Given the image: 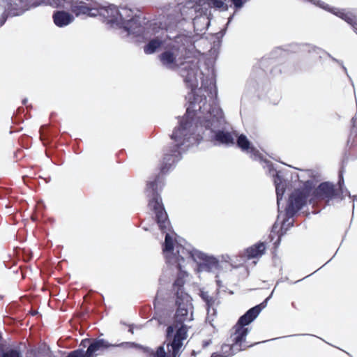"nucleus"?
Listing matches in <instances>:
<instances>
[{
    "label": "nucleus",
    "instance_id": "obj_1",
    "mask_svg": "<svg viewBox=\"0 0 357 357\" xmlns=\"http://www.w3.org/2000/svg\"><path fill=\"white\" fill-rule=\"evenodd\" d=\"M72 10L77 16L87 15L90 17L101 16L112 26H126V22L132 19V12L126 8H118L115 6L102 7L96 9L92 7L91 0H73Z\"/></svg>",
    "mask_w": 357,
    "mask_h": 357
},
{
    "label": "nucleus",
    "instance_id": "obj_2",
    "mask_svg": "<svg viewBox=\"0 0 357 357\" xmlns=\"http://www.w3.org/2000/svg\"><path fill=\"white\" fill-rule=\"evenodd\" d=\"M173 250V238L170 234H167L164 248L165 256L169 262H177L181 271L183 268H185V265L183 264L185 260H187L188 262L193 261L196 263L197 272L202 270L210 271L217 266L218 261L215 257L208 256L199 250L189 252L181 246H176L178 256H176Z\"/></svg>",
    "mask_w": 357,
    "mask_h": 357
},
{
    "label": "nucleus",
    "instance_id": "obj_3",
    "mask_svg": "<svg viewBox=\"0 0 357 357\" xmlns=\"http://www.w3.org/2000/svg\"><path fill=\"white\" fill-rule=\"evenodd\" d=\"M47 3L52 6H65L64 0H0V25L6 20V8L10 15H19L29 6H34L41 3Z\"/></svg>",
    "mask_w": 357,
    "mask_h": 357
},
{
    "label": "nucleus",
    "instance_id": "obj_4",
    "mask_svg": "<svg viewBox=\"0 0 357 357\" xmlns=\"http://www.w3.org/2000/svg\"><path fill=\"white\" fill-rule=\"evenodd\" d=\"M188 327H190L189 325L185 323L175 322L172 326L168 328L167 335L174 336V340L171 344H167V348L171 347L172 349L174 356L178 355L183 344L182 341L187 338Z\"/></svg>",
    "mask_w": 357,
    "mask_h": 357
},
{
    "label": "nucleus",
    "instance_id": "obj_5",
    "mask_svg": "<svg viewBox=\"0 0 357 357\" xmlns=\"http://www.w3.org/2000/svg\"><path fill=\"white\" fill-rule=\"evenodd\" d=\"M178 309L176 314V322L188 324L192 318V306L191 298L186 294H181L176 301Z\"/></svg>",
    "mask_w": 357,
    "mask_h": 357
},
{
    "label": "nucleus",
    "instance_id": "obj_6",
    "mask_svg": "<svg viewBox=\"0 0 357 357\" xmlns=\"http://www.w3.org/2000/svg\"><path fill=\"white\" fill-rule=\"evenodd\" d=\"M109 344L103 340H96L90 344L87 351L84 354L82 350L71 353L68 357H94L95 353L107 348Z\"/></svg>",
    "mask_w": 357,
    "mask_h": 357
},
{
    "label": "nucleus",
    "instance_id": "obj_7",
    "mask_svg": "<svg viewBox=\"0 0 357 357\" xmlns=\"http://www.w3.org/2000/svg\"><path fill=\"white\" fill-rule=\"evenodd\" d=\"M149 206L155 211L160 227L161 228L166 227L167 214L158 195H154L149 202Z\"/></svg>",
    "mask_w": 357,
    "mask_h": 357
},
{
    "label": "nucleus",
    "instance_id": "obj_8",
    "mask_svg": "<svg viewBox=\"0 0 357 357\" xmlns=\"http://www.w3.org/2000/svg\"><path fill=\"white\" fill-rule=\"evenodd\" d=\"M261 310L260 305L252 307L239 319L238 324L243 326L248 325L257 317Z\"/></svg>",
    "mask_w": 357,
    "mask_h": 357
},
{
    "label": "nucleus",
    "instance_id": "obj_9",
    "mask_svg": "<svg viewBox=\"0 0 357 357\" xmlns=\"http://www.w3.org/2000/svg\"><path fill=\"white\" fill-rule=\"evenodd\" d=\"M54 22L58 26H63L69 24L73 21V17L69 13L63 11H59L53 15Z\"/></svg>",
    "mask_w": 357,
    "mask_h": 357
},
{
    "label": "nucleus",
    "instance_id": "obj_10",
    "mask_svg": "<svg viewBox=\"0 0 357 357\" xmlns=\"http://www.w3.org/2000/svg\"><path fill=\"white\" fill-rule=\"evenodd\" d=\"M234 330L235 331L231 335L232 341L234 342L235 344H238L241 342L248 335V328L237 323L234 326Z\"/></svg>",
    "mask_w": 357,
    "mask_h": 357
},
{
    "label": "nucleus",
    "instance_id": "obj_11",
    "mask_svg": "<svg viewBox=\"0 0 357 357\" xmlns=\"http://www.w3.org/2000/svg\"><path fill=\"white\" fill-rule=\"evenodd\" d=\"M176 50L174 51H167L165 52L161 56V61L169 67H172L174 65H176L177 61L176 59Z\"/></svg>",
    "mask_w": 357,
    "mask_h": 357
},
{
    "label": "nucleus",
    "instance_id": "obj_12",
    "mask_svg": "<svg viewBox=\"0 0 357 357\" xmlns=\"http://www.w3.org/2000/svg\"><path fill=\"white\" fill-rule=\"evenodd\" d=\"M266 247L264 243H259L255 246L250 247L247 250V255L249 258H255L261 256Z\"/></svg>",
    "mask_w": 357,
    "mask_h": 357
},
{
    "label": "nucleus",
    "instance_id": "obj_13",
    "mask_svg": "<svg viewBox=\"0 0 357 357\" xmlns=\"http://www.w3.org/2000/svg\"><path fill=\"white\" fill-rule=\"evenodd\" d=\"M237 143L238 146L243 151H246L248 153L255 151L254 148L248 141V138L243 135H241L238 137Z\"/></svg>",
    "mask_w": 357,
    "mask_h": 357
},
{
    "label": "nucleus",
    "instance_id": "obj_14",
    "mask_svg": "<svg viewBox=\"0 0 357 357\" xmlns=\"http://www.w3.org/2000/svg\"><path fill=\"white\" fill-rule=\"evenodd\" d=\"M225 1L226 0H209V1L206 3V0H199L198 3L199 6H204V9L207 10L208 7H210L211 5L217 8H223Z\"/></svg>",
    "mask_w": 357,
    "mask_h": 357
},
{
    "label": "nucleus",
    "instance_id": "obj_15",
    "mask_svg": "<svg viewBox=\"0 0 357 357\" xmlns=\"http://www.w3.org/2000/svg\"><path fill=\"white\" fill-rule=\"evenodd\" d=\"M186 135L187 132L185 128H178L174 132L172 137L175 139L176 142H178V144H183L184 143L183 137L185 136Z\"/></svg>",
    "mask_w": 357,
    "mask_h": 357
},
{
    "label": "nucleus",
    "instance_id": "obj_16",
    "mask_svg": "<svg viewBox=\"0 0 357 357\" xmlns=\"http://www.w3.org/2000/svg\"><path fill=\"white\" fill-rule=\"evenodd\" d=\"M217 139L222 143L229 144L233 143V137L228 132H219L217 136Z\"/></svg>",
    "mask_w": 357,
    "mask_h": 357
},
{
    "label": "nucleus",
    "instance_id": "obj_17",
    "mask_svg": "<svg viewBox=\"0 0 357 357\" xmlns=\"http://www.w3.org/2000/svg\"><path fill=\"white\" fill-rule=\"evenodd\" d=\"M160 46V42L154 40L151 41L144 48V51L146 54L153 53Z\"/></svg>",
    "mask_w": 357,
    "mask_h": 357
},
{
    "label": "nucleus",
    "instance_id": "obj_18",
    "mask_svg": "<svg viewBox=\"0 0 357 357\" xmlns=\"http://www.w3.org/2000/svg\"><path fill=\"white\" fill-rule=\"evenodd\" d=\"M167 347V346L166 347ZM157 357H176L177 356H174L172 355V349L169 347V349L167 348V351L165 349L164 347H160L156 352Z\"/></svg>",
    "mask_w": 357,
    "mask_h": 357
},
{
    "label": "nucleus",
    "instance_id": "obj_19",
    "mask_svg": "<svg viewBox=\"0 0 357 357\" xmlns=\"http://www.w3.org/2000/svg\"><path fill=\"white\" fill-rule=\"evenodd\" d=\"M232 347L229 344H224L221 349V357H229L233 355Z\"/></svg>",
    "mask_w": 357,
    "mask_h": 357
},
{
    "label": "nucleus",
    "instance_id": "obj_20",
    "mask_svg": "<svg viewBox=\"0 0 357 357\" xmlns=\"http://www.w3.org/2000/svg\"><path fill=\"white\" fill-rule=\"evenodd\" d=\"M335 15H338L340 17L345 20L349 23H351L352 18L349 16L348 13H344L343 11L337 10L336 13H335Z\"/></svg>",
    "mask_w": 357,
    "mask_h": 357
},
{
    "label": "nucleus",
    "instance_id": "obj_21",
    "mask_svg": "<svg viewBox=\"0 0 357 357\" xmlns=\"http://www.w3.org/2000/svg\"><path fill=\"white\" fill-rule=\"evenodd\" d=\"M275 182L276 184V193H277V196H278V202H279V201L280 199V196H282V194L284 193V188H283V185L279 184L277 181H275Z\"/></svg>",
    "mask_w": 357,
    "mask_h": 357
},
{
    "label": "nucleus",
    "instance_id": "obj_22",
    "mask_svg": "<svg viewBox=\"0 0 357 357\" xmlns=\"http://www.w3.org/2000/svg\"><path fill=\"white\" fill-rule=\"evenodd\" d=\"M3 357H21L20 354L16 351H11L10 352L6 353Z\"/></svg>",
    "mask_w": 357,
    "mask_h": 357
},
{
    "label": "nucleus",
    "instance_id": "obj_23",
    "mask_svg": "<svg viewBox=\"0 0 357 357\" xmlns=\"http://www.w3.org/2000/svg\"><path fill=\"white\" fill-rule=\"evenodd\" d=\"M320 190H331V186L327 183H323L319 186Z\"/></svg>",
    "mask_w": 357,
    "mask_h": 357
},
{
    "label": "nucleus",
    "instance_id": "obj_24",
    "mask_svg": "<svg viewBox=\"0 0 357 357\" xmlns=\"http://www.w3.org/2000/svg\"><path fill=\"white\" fill-rule=\"evenodd\" d=\"M236 7L240 8L243 6V0H231Z\"/></svg>",
    "mask_w": 357,
    "mask_h": 357
},
{
    "label": "nucleus",
    "instance_id": "obj_25",
    "mask_svg": "<svg viewBox=\"0 0 357 357\" xmlns=\"http://www.w3.org/2000/svg\"><path fill=\"white\" fill-rule=\"evenodd\" d=\"M299 204H300V201L296 200V199L294 200L293 197H291V205L292 206H295L298 207Z\"/></svg>",
    "mask_w": 357,
    "mask_h": 357
},
{
    "label": "nucleus",
    "instance_id": "obj_26",
    "mask_svg": "<svg viewBox=\"0 0 357 357\" xmlns=\"http://www.w3.org/2000/svg\"><path fill=\"white\" fill-rule=\"evenodd\" d=\"M86 343H87V340H84L82 342V344L84 345V347H86Z\"/></svg>",
    "mask_w": 357,
    "mask_h": 357
},
{
    "label": "nucleus",
    "instance_id": "obj_27",
    "mask_svg": "<svg viewBox=\"0 0 357 357\" xmlns=\"http://www.w3.org/2000/svg\"><path fill=\"white\" fill-rule=\"evenodd\" d=\"M202 109V106L199 105V109Z\"/></svg>",
    "mask_w": 357,
    "mask_h": 357
},
{
    "label": "nucleus",
    "instance_id": "obj_28",
    "mask_svg": "<svg viewBox=\"0 0 357 357\" xmlns=\"http://www.w3.org/2000/svg\"><path fill=\"white\" fill-rule=\"evenodd\" d=\"M187 112L189 114L190 112H189V108L187 109Z\"/></svg>",
    "mask_w": 357,
    "mask_h": 357
},
{
    "label": "nucleus",
    "instance_id": "obj_29",
    "mask_svg": "<svg viewBox=\"0 0 357 357\" xmlns=\"http://www.w3.org/2000/svg\"><path fill=\"white\" fill-rule=\"evenodd\" d=\"M355 199L357 200V198L356 197Z\"/></svg>",
    "mask_w": 357,
    "mask_h": 357
}]
</instances>
